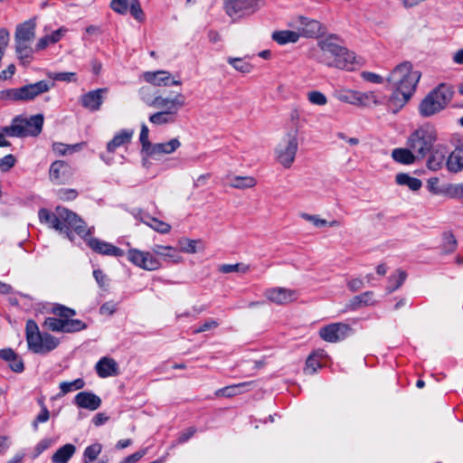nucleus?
Here are the masks:
<instances>
[{
    "label": "nucleus",
    "mask_w": 463,
    "mask_h": 463,
    "mask_svg": "<svg viewBox=\"0 0 463 463\" xmlns=\"http://www.w3.org/2000/svg\"><path fill=\"white\" fill-rule=\"evenodd\" d=\"M420 78V73L412 70L410 61L400 63L390 73L387 81L394 89L388 100V106L393 113H397L411 98Z\"/></svg>",
    "instance_id": "f257e3e1"
},
{
    "label": "nucleus",
    "mask_w": 463,
    "mask_h": 463,
    "mask_svg": "<svg viewBox=\"0 0 463 463\" xmlns=\"http://www.w3.org/2000/svg\"><path fill=\"white\" fill-rule=\"evenodd\" d=\"M454 96V89L446 83L439 84L430 91L419 104V113L429 118L442 111L450 103Z\"/></svg>",
    "instance_id": "f03ea898"
},
{
    "label": "nucleus",
    "mask_w": 463,
    "mask_h": 463,
    "mask_svg": "<svg viewBox=\"0 0 463 463\" xmlns=\"http://www.w3.org/2000/svg\"><path fill=\"white\" fill-rule=\"evenodd\" d=\"M438 134L431 124H424L414 129L406 139V146L411 147L420 160H423L431 151Z\"/></svg>",
    "instance_id": "7ed1b4c3"
},
{
    "label": "nucleus",
    "mask_w": 463,
    "mask_h": 463,
    "mask_svg": "<svg viewBox=\"0 0 463 463\" xmlns=\"http://www.w3.org/2000/svg\"><path fill=\"white\" fill-rule=\"evenodd\" d=\"M44 118L42 114L24 118L22 115L14 117L9 126L4 127L7 137H37L43 130Z\"/></svg>",
    "instance_id": "20e7f679"
},
{
    "label": "nucleus",
    "mask_w": 463,
    "mask_h": 463,
    "mask_svg": "<svg viewBox=\"0 0 463 463\" xmlns=\"http://www.w3.org/2000/svg\"><path fill=\"white\" fill-rule=\"evenodd\" d=\"M53 84L48 80H40L20 88L0 90V100L9 102H28L39 95L49 91Z\"/></svg>",
    "instance_id": "39448f33"
},
{
    "label": "nucleus",
    "mask_w": 463,
    "mask_h": 463,
    "mask_svg": "<svg viewBox=\"0 0 463 463\" xmlns=\"http://www.w3.org/2000/svg\"><path fill=\"white\" fill-rule=\"evenodd\" d=\"M58 218L61 225L62 232L66 237L72 241L73 232L80 238L90 236L94 233V227H88L87 223L74 212L63 207L58 206Z\"/></svg>",
    "instance_id": "423d86ee"
},
{
    "label": "nucleus",
    "mask_w": 463,
    "mask_h": 463,
    "mask_svg": "<svg viewBox=\"0 0 463 463\" xmlns=\"http://www.w3.org/2000/svg\"><path fill=\"white\" fill-rule=\"evenodd\" d=\"M185 105V97L182 93H177L173 99H165L159 107L162 109L149 117V121L157 126L171 124L175 121L178 111Z\"/></svg>",
    "instance_id": "0eeeda50"
},
{
    "label": "nucleus",
    "mask_w": 463,
    "mask_h": 463,
    "mask_svg": "<svg viewBox=\"0 0 463 463\" xmlns=\"http://www.w3.org/2000/svg\"><path fill=\"white\" fill-rule=\"evenodd\" d=\"M298 150V130L288 132L275 148L276 159L285 168H289L295 161Z\"/></svg>",
    "instance_id": "6e6552de"
},
{
    "label": "nucleus",
    "mask_w": 463,
    "mask_h": 463,
    "mask_svg": "<svg viewBox=\"0 0 463 463\" xmlns=\"http://www.w3.org/2000/svg\"><path fill=\"white\" fill-rule=\"evenodd\" d=\"M324 52L334 57V65L339 69L351 70L354 64V53L345 47L340 46L333 42H324L321 45Z\"/></svg>",
    "instance_id": "1a4fd4ad"
},
{
    "label": "nucleus",
    "mask_w": 463,
    "mask_h": 463,
    "mask_svg": "<svg viewBox=\"0 0 463 463\" xmlns=\"http://www.w3.org/2000/svg\"><path fill=\"white\" fill-rule=\"evenodd\" d=\"M127 257L130 263L146 270H156L161 266L159 260L149 251L131 248L128 250Z\"/></svg>",
    "instance_id": "9d476101"
},
{
    "label": "nucleus",
    "mask_w": 463,
    "mask_h": 463,
    "mask_svg": "<svg viewBox=\"0 0 463 463\" xmlns=\"http://www.w3.org/2000/svg\"><path fill=\"white\" fill-rule=\"evenodd\" d=\"M260 0H226L225 10L229 16L240 18L255 13L259 8Z\"/></svg>",
    "instance_id": "9b49d317"
},
{
    "label": "nucleus",
    "mask_w": 463,
    "mask_h": 463,
    "mask_svg": "<svg viewBox=\"0 0 463 463\" xmlns=\"http://www.w3.org/2000/svg\"><path fill=\"white\" fill-rule=\"evenodd\" d=\"M351 327L345 323H332L323 326L319 330L320 337L329 343H336L347 337Z\"/></svg>",
    "instance_id": "f8f14e48"
},
{
    "label": "nucleus",
    "mask_w": 463,
    "mask_h": 463,
    "mask_svg": "<svg viewBox=\"0 0 463 463\" xmlns=\"http://www.w3.org/2000/svg\"><path fill=\"white\" fill-rule=\"evenodd\" d=\"M88 247L91 249L95 253L104 255V256H112V257H123L125 255V251L113 245L112 243L107 242L105 241L99 240L98 238H94L90 236H86L82 238Z\"/></svg>",
    "instance_id": "ddd939ff"
},
{
    "label": "nucleus",
    "mask_w": 463,
    "mask_h": 463,
    "mask_svg": "<svg viewBox=\"0 0 463 463\" xmlns=\"http://www.w3.org/2000/svg\"><path fill=\"white\" fill-rule=\"evenodd\" d=\"M264 295L270 302L277 305H286L298 298L296 290L280 287L269 288Z\"/></svg>",
    "instance_id": "4468645a"
},
{
    "label": "nucleus",
    "mask_w": 463,
    "mask_h": 463,
    "mask_svg": "<svg viewBox=\"0 0 463 463\" xmlns=\"http://www.w3.org/2000/svg\"><path fill=\"white\" fill-rule=\"evenodd\" d=\"M71 175V168L65 161L57 160L50 166V179L57 184L67 183Z\"/></svg>",
    "instance_id": "2eb2a0df"
},
{
    "label": "nucleus",
    "mask_w": 463,
    "mask_h": 463,
    "mask_svg": "<svg viewBox=\"0 0 463 463\" xmlns=\"http://www.w3.org/2000/svg\"><path fill=\"white\" fill-rule=\"evenodd\" d=\"M60 344V340L49 333L40 334V338L36 339L32 346L31 351L35 354H47L54 350Z\"/></svg>",
    "instance_id": "dca6fc26"
},
{
    "label": "nucleus",
    "mask_w": 463,
    "mask_h": 463,
    "mask_svg": "<svg viewBox=\"0 0 463 463\" xmlns=\"http://www.w3.org/2000/svg\"><path fill=\"white\" fill-rule=\"evenodd\" d=\"M143 79L154 86H179L182 84L180 80H171V74L166 71H145Z\"/></svg>",
    "instance_id": "f3484780"
},
{
    "label": "nucleus",
    "mask_w": 463,
    "mask_h": 463,
    "mask_svg": "<svg viewBox=\"0 0 463 463\" xmlns=\"http://www.w3.org/2000/svg\"><path fill=\"white\" fill-rule=\"evenodd\" d=\"M300 32L304 37L317 38L326 33V27L317 20L300 17Z\"/></svg>",
    "instance_id": "a211bd4d"
},
{
    "label": "nucleus",
    "mask_w": 463,
    "mask_h": 463,
    "mask_svg": "<svg viewBox=\"0 0 463 463\" xmlns=\"http://www.w3.org/2000/svg\"><path fill=\"white\" fill-rule=\"evenodd\" d=\"M107 89H97L95 90H90L88 93L84 94L80 98V102L82 107L90 110L97 111L100 109V106L103 102L102 94L107 92Z\"/></svg>",
    "instance_id": "6ab92c4d"
},
{
    "label": "nucleus",
    "mask_w": 463,
    "mask_h": 463,
    "mask_svg": "<svg viewBox=\"0 0 463 463\" xmlns=\"http://www.w3.org/2000/svg\"><path fill=\"white\" fill-rule=\"evenodd\" d=\"M74 404L79 408L95 411L101 405V399L91 392H80L73 401Z\"/></svg>",
    "instance_id": "aec40b11"
},
{
    "label": "nucleus",
    "mask_w": 463,
    "mask_h": 463,
    "mask_svg": "<svg viewBox=\"0 0 463 463\" xmlns=\"http://www.w3.org/2000/svg\"><path fill=\"white\" fill-rule=\"evenodd\" d=\"M446 160L445 148L440 145L434 146L429 153L426 166L431 171H438L446 164Z\"/></svg>",
    "instance_id": "412c9836"
},
{
    "label": "nucleus",
    "mask_w": 463,
    "mask_h": 463,
    "mask_svg": "<svg viewBox=\"0 0 463 463\" xmlns=\"http://www.w3.org/2000/svg\"><path fill=\"white\" fill-rule=\"evenodd\" d=\"M35 19H29L16 26L14 40L33 43L35 37Z\"/></svg>",
    "instance_id": "4be33fe9"
},
{
    "label": "nucleus",
    "mask_w": 463,
    "mask_h": 463,
    "mask_svg": "<svg viewBox=\"0 0 463 463\" xmlns=\"http://www.w3.org/2000/svg\"><path fill=\"white\" fill-rule=\"evenodd\" d=\"M0 358L9 363L10 369L17 373H23L24 364L23 359L12 349L4 348L0 350Z\"/></svg>",
    "instance_id": "5701e85b"
},
{
    "label": "nucleus",
    "mask_w": 463,
    "mask_h": 463,
    "mask_svg": "<svg viewBox=\"0 0 463 463\" xmlns=\"http://www.w3.org/2000/svg\"><path fill=\"white\" fill-rule=\"evenodd\" d=\"M138 95L141 100L148 107H159L162 102L165 101L166 98L158 94V91H154L150 86H143L138 90Z\"/></svg>",
    "instance_id": "b1692460"
},
{
    "label": "nucleus",
    "mask_w": 463,
    "mask_h": 463,
    "mask_svg": "<svg viewBox=\"0 0 463 463\" xmlns=\"http://www.w3.org/2000/svg\"><path fill=\"white\" fill-rule=\"evenodd\" d=\"M97 374L101 378H106L118 373V365L113 358L102 357L96 364Z\"/></svg>",
    "instance_id": "393cba45"
},
{
    "label": "nucleus",
    "mask_w": 463,
    "mask_h": 463,
    "mask_svg": "<svg viewBox=\"0 0 463 463\" xmlns=\"http://www.w3.org/2000/svg\"><path fill=\"white\" fill-rule=\"evenodd\" d=\"M392 157L395 162L402 165H412L416 161H420L411 148L407 146L406 147L394 148L392 151Z\"/></svg>",
    "instance_id": "a878e982"
},
{
    "label": "nucleus",
    "mask_w": 463,
    "mask_h": 463,
    "mask_svg": "<svg viewBox=\"0 0 463 463\" xmlns=\"http://www.w3.org/2000/svg\"><path fill=\"white\" fill-rule=\"evenodd\" d=\"M38 217L42 223H45L50 228L54 229L59 232H62V228L58 218V206L55 208L54 212H51L45 208L40 209L38 212Z\"/></svg>",
    "instance_id": "bb28decb"
},
{
    "label": "nucleus",
    "mask_w": 463,
    "mask_h": 463,
    "mask_svg": "<svg viewBox=\"0 0 463 463\" xmlns=\"http://www.w3.org/2000/svg\"><path fill=\"white\" fill-rule=\"evenodd\" d=\"M133 130L122 129L117 133L114 137L107 144L108 153H114L116 149L123 145L128 144L131 141Z\"/></svg>",
    "instance_id": "cd10ccee"
},
{
    "label": "nucleus",
    "mask_w": 463,
    "mask_h": 463,
    "mask_svg": "<svg viewBox=\"0 0 463 463\" xmlns=\"http://www.w3.org/2000/svg\"><path fill=\"white\" fill-rule=\"evenodd\" d=\"M181 146L177 138H173L165 143L154 144L151 150L148 152V156H155L162 154H171L175 152Z\"/></svg>",
    "instance_id": "c85d7f7f"
},
{
    "label": "nucleus",
    "mask_w": 463,
    "mask_h": 463,
    "mask_svg": "<svg viewBox=\"0 0 463 463\" xmlns=\"http://www.w3.org/2000/svg\"><path fill=\"white\" fill-rule=\"evenodd\" d=\"M446 166L450 173H459L463 170V154L456 146L455 149L449 155L446 160Z\"/></svg>",
    "instance_id": "c756f323"
},
{
    "label": "nucleus",
    "mask_w": 463,
    "mask_h": 463,
    "mask_svg": "<svg viewBox=\"0 0 463 463\" xmlns=\"http://www.w3.org/2000/svg\"><path fill=\"white\" fill-rule=\"evenodd\" d=\"M76 447L73 444L68 443L61 447L52 456L53 463H68L71 458L74 455Z\"/></svg>",
    "instance_id": "7c9ffc66"
},
{
    "label": "nucleus",
    "mask_w": 463,
    "mask_h": 463,
    "mask_svg": "<svg viewBox=\"0 0 463 463\" xmlns=\"http://www.w3.org/2000/svg\"><path fill=\"white\" fill-rule=\"evenodd\" d=\"M373 292L366 291L351 298L348 304V307L352 310H356L362 307L373 305Z\"/></svg>",
    "instance_id": "2f4dec72"
},
{
    "label": "nucleus",
    "mask_w": 463,
    "mask_h": 463,
    "mask_svg": "<svg viewBox=\"0 0 463 463\" xmlns=\"http://www.w3.org/2000/svg\"><path fill=\"white\" fill-rule=\"evenodd\" d=\"M300 34L294 31H275L272 33V40L279 44H286L289 43H297L299 39Z\"/></svg>",
    "instance_id": "473e14b6"
},
{
    "label": "nucleus",
    "mask_w": 463,
    "mask_h": 463,
    "mask_svg": "<svg viewBox=\"0 0 463 463\" xmlns=\"http://www.w3.org/2000/svg\"><path fill=\"white\" fill-rule=\"evenodd\" d=\"M251 384V383H241L238 384H233L230 386H226L224 388L219 389L216 391V396H224V397H233L238 394L245 392L246 387Z\"/></svg>",
    "instance_id": "72a5a7b5"
},
{
    "label": "nucleus",
    "mask_w": 463,
    "mask_h": 463,
    "mask_svg": "<svg viewBox=\"0 0 463 463\" xmlns=\"http://www.w3.org/2000/svg\"><path fill=\"white\" fill-rule=\"evenodd\" d=\"M395 181L399 185H406L412 191L420 189L422 183L420 179L412 177L405 173H400L396 175Z\"/></svg>",
    "instance_id": "f704fd0d"
},
{
    "label": "nucleus",
    "mask_w": 463,
    "mask_h": 463,
    "mask_svg": "<svg viewBox=\"0 0 463 463\" xmlns=\"http://www.w3.org/2000/svg\"><path fill=\"white\" fill-rule=\"evenodd\" d=\"M142 222L147 224L155 231L163 234L168 233L171 230V226L168 223L160 221L156 218L151 217L150 215L147 214L145 215V217L142 219Z\"/></svg>",
    "instance_id": "c9c22d12"
},
{
    "label": "nucleus",
    "mask_w": 463,
    "mask_h": 463,
    "mask_svg": "<svg viewBox=\"0 0 463 463\" xmlns=\"http://www.w3.org/2000/svg\"><path fill=\"white\" fill-rule=\"evenodd\" d=\"M323 351H317L308 355L306 361L305 373L307 374H314L317 369L321 367L320 358L322 357Z\"/></svg>",
    "instance_id": "e433bc0d"
},
{
    "label": "nucleus",
    "mask_w": 463,
    "mask_h": 463,
    "mask_svg": "<svg viewBox=\"0 0 463 463\" xmlns=\"http://www.w3.org/2000/svg\"><path fill=\"white\" fill-rule=\"evenodd\" d=\"M101 450L102 445L99 442H95L88 446L83 452V463H94V461L98 458L99 455L101 453Z\"/></svg>",
    "instance_id": "4c0bfd02"
},
{
    "label": "nucleus",
    "mask_w": 463,
    "mask_h": 463,
    "mask_svg": "<svg viewBox=\"0 0 463 463\" xmlns=\"http://www.w3.org/2000/svg\"><path fill=\"white\" fill-rule=\"evenodd\" d=\"M63 323L64 326L62 333L73 334L85 330L87 328V324L80 319H64Z\"/></svg>",
    "instance_id": "58836bf2"
},
{
    "label": "nucleus",
    "mask_w": 463,
    "mask_h": 463,
    "mask_svg": "<svg viewBox=\"0 0 463 463\" xmlns=\"http://www.w3.org/2000/svg\"><path fill=\"white\" fill-rule=\"evenodd\" d=\"M407 274L405 271L398 269L397 274L390 276L388 279L387 292L392 293L398 289L405 281Z\"/></svg>",
    "instance_id": "ea45409f"
},
{
    "label": "nucleus",
    "mask_w": 463,
    "mask_h": 463,
    "mask_svg": "<svg viewBox=\"0 0 463 463\" xmlns=\"http://www.w3.org/2000/svg\"><path fill=\"white\" fill-rule=\"evenodd\" d=\"M441 194L449 198L462 199L463 183L461 184H448L441 187Z\"/></svg>",
    "instance_id": "a19ab883"
},
{
    "label": "nucleus",
    "mask_w": 463,
    "mask_h": 463,
    "mask_svg": "<svg viewBox=\"0 0 463 463\" xmlns=\"http://www.w3.org/2000/svg\"><path fill=\"white\" fill-rule=\"evenodd\" d=\"M25 333H26V341H27V344H28V347L32 346L33 342L36 339L40 338V334H42L39 331V327H38L36 322L33 321V319H29L26 322Z\"/></svg>",
    "instance_id": "79ce46f5"
},
{
    "label": "nucleus",
    "mask_w": 463,
    "mask_h": 463,
    "mask_svg": "<svg viewBox=\"0 0 463 463\" xmlns=\"http://www.w3.org/2000/svg\"><path fill=\"white\" fill-rule=\"evenodd\" d=\"M85 382L81 378H78L72 382H61L60 383V393L59 396H64L65 394L72 392L80 390L84 387Z\"/></svg>",
    "instance_id": "37998d69"
},
{
    "label": "nucleus",
    "mask_w": 463,
    "mask_h": 463,
    "mask_svg": "<svg viewBox=\"0 0 463 463\" xmlns=\"http://www.w3.org/2000/svg\"><path fill=\"white\" fill-rule=\"evenodd\" d=\"M256 184L257 182L252 176H234L231 181V186L237 189L251 188Z\"/></svg>",
    "instance_id": "c03bdc74"
},
{
    "label": "nucleus",
    "mask_w": 463,
    "mask_h": 463,
    "mask_svg": "<svg viewBox=\"0 0 463 463\" xmlns=\"http://www.w3.org/2000/svg\"><path fill=\"white\" fill-rule=\"evenodd\" d=\"M458 246V241L451 232H445L442 235L441 250L444 253L453 252Z\"/></svg>",
    "instance_id": "a18cd8bd"
},
{
    "label": "nucleus",
    "mask_w": 463,
    "mask_h": 463,
    "mask_svg": "<svg viewBox=\"0 0 463 463\" xmlns=\"http://www.w3.org/2000/svg\"><path fill=\"white\" fill-rule=\"evenodd\" d=\"M358 102L357 105L364 107H370L372 105H378L380 102L378 98L373 91L360 92L358 91Z\"/></svg>",
    "instance_id": "49530a36"
},
{
    "label": "nucleus",
    "mask_w": 463,
    "mask_h": 463,
    "mask_svg": "<svg viewBox=\"0 0 463 463\" xmlns=\"http://www.w3.org/2000/svg\"><path fill=\"white\" fill-rule=\"evenodd\" d=\"M128 10L135 20H137L139 23L145 22L146 14L141 7L139 0H130Z\"/></svg>",
    "instance_id": "de8ad7c7"
},
{
    "label": "nucleus",
    "mask_w": 463,
    "mask_h": 463,
    "mask_svg": "<svg viewBox=\"0 0 463 463\" xmlns=\"http://www.w3.org/2000/svg\"><path fill=\"white\" fill-rule=\"evenodd\" d=\"M228 63L231 64L236 71L241 73H250L253 66L250 62L244 61L241 58L229 57L227 60Z\"/></svg>",
    "instance_id": "09e8293b"
},
{
    "label": "nucleus",
    "mask_w": 463,
    "mask_h": 463,
    "mask_svg": "<svg viewBox=\"0 0 463 463\" xmlns=\"http://www.w3.org/2000/svg\"><path fill=\"white\" fill-rule=\"evenodd\" d=\"M218 269L224 274L232 272L247 273L250 270V266L243 263L222 264Z\"/></svg>",
    "instance_id": "8fccbe9b"
},
{
    "label": "nucleus",
    "mask_w": 463,
    "mask_h": 463,
    "mask_svg": "<svg viewBox=\"0 0 463 463\" xmlns=\"http://www.w3.org/2000/svg\"><path fill=\"white\" fill-rule=\"evenodd\" d=\"M52 313L61 319H70L76 315V311L61 304H56L52 308Z\"/></svg>",
    "instance_id": "3c124183"
},
{
    "label": "nucleus",
    "mask_w": 463,
    "mask_h": 463,
    "mask_svg": "<svg viewBox=\"0 0 463 463\" xmlns=\"http://www.w3.org/2000/svg\"><path fill=\"white\" fill-rule=\"evenodd\" d=\"M63 320L64 319H61L59 317H49L45 318L43 326L52 332L62 333L64 326Z\"/></svg>",
    "instance_id": "603ef678"
},
{
    "label": "nucleus",
    "mask_w": 463,
    "mask_h": 463,
    "mask_svg": "<svg viewBox=\"0 0 463 463\" xmlns=\"http://www.w3.org/2000/svg\"><path fill=\"white\" fill-rule=\"evenodd\" d=\"M34 51L35 49L33 50V47H26L15 50V53L21 63L23 65H26L31 63V61L33 60Z\"/></svg>",
    "instance_id": "864d4df0"
},
{
    "label": "nucleus",
    "mask_w": 463,
    "mask_h": 463,
    "mask_svg": "<svg viewBox=\"0 0 463 463\" xmlns=\"http://www.w3.org/2000/svg\"><path fill=\"white\" fill-rule=\"evenodd\" d=\"M149 129L146 125L142 124L139 140L142 145V151L145 152L148 156V152L151 150L154 144H151L148 139Z\"/></svg>",
    "instance_id": "5fc2aeb1"
},
{
    "label": "nucleus",
    "mask_w": 463,
    "mask_h": 463,
    "mask_svg": "<svg viewBox=\"0 0 463 463\" xmlns=\"http://www.w3.org/2000/svg\"><path fill=\"white\" fill-rule=\"evenodd\" d=\"M130 0H111L109 7L117 14L124 15L128 11Z\"/></svg>",
    "instance_id": "6e6d98bb"
},
{
    "label": "nucleus",
    "mask_w": 463,
    "mask_h": 463,
    "mask_svg": "<svg viewBox=\"0 0 463 463\" xmlns=\"http://www.w3.org/2000/svg\"><path fill=\"white\" fill-rule=\"evenodd\" d=\"M358 91L355 90H345L338 94V99L349 104L357 105L358 102Z\"/></svg>",
    "instance_id": "4d7b16f0"
},
{
    "label": "nucleus",
    "mask_w": 463,
    "mask_h": 463,
    "mask_svg": "<svg viewBox=\"0 0 463 463\" xmlns=\"http://www.w3.org/2000/svg\"><path fill=\"white\" fill-rule=\"evenodd\" d=\"M50 418V411L45 404H42V409L40 413L35 417L33 421V428L34 430H38L39 423L46 422Z\"/></svg>",
    "instance_id": "13d9d810"
},
{
    "label": "nucleus",
    "mask_w": 463,
    "mask_h": 463,
    "mask_svg": "<svg viewBox=\"0 0 463 463\" xmlns=\"http://www.w3.org/2000/svg\"><path fill=\"white\" fill-rule=\"evenodd\" d=\"M16 164V158L14 155L9 154L0 159V170L4 173L10 171Z\"/></svg>",
    "instance_id": "bf43d9fd"
},
{
    "label": "nucleus",
    "mask_w": 463,
    "mask_h": 463,
    "mask_svg": "<svg viewBox=\"0 0 463 463\" xmlns=\"http://www.w3.org/2000/svg\"><path fill=\"white\" fill-rule=\"evenodd\" d=\"M80 144H76L73 146L64 145L62 143H54L52 146V149L58 155H66L67 153H72L80 147Z\"/></svg>",
    "instance_id": "052dcab7"
},
{
    "label": "nucleus",
    "mask_w": 463,
    "mask_h": 463,
    "mask_svg": "<svg viewBox=\"0 0 463 463\" xmlns=\"http://www.w3.org/2000/svg\"><path fill=\"white\" fill-rule=\"evenodd\" d=\"M50 77L57 81L75 82L77 80L75 72H55L52 73Z\"/></svg>",
    "instance_id": "680f3d73"
},
{
    "label": "nucleus",
    "mask_w": 463,
    "mask_h": 463,
    "mask_svg": "<svg viewBox=\"0 0 463 463\" xmlns=\"http://www.w3.org/2000/svg\"><path fill=\"white\" fill-rule=\"evenodd\" d=\"M200 242V241L190 240V239H183L179 241L181 250L186 253H195L196 252V245Z\"/></svg>",
    "instance_id": "e2e57ef3"
},
{
    "label": "nucleus",
    "mask_w": 463,
    "mask_h": 463,
    "mask_svg": "<svg viewBox=\"0 0 463 463\" xmlns=\"http://www.w3.org/2000/svg\"><path fill=\"white\" fill-rule=\"evenodd\" d=\"M308 100L315 105L323 106L327 102L326 97L320 91L313 90L307 94Z\"/></svg>",
    "instance_id": "0e129e2a"
},
{
    "label": "nucleus",
    "mask_w": 463,
    "mask_h": 463,
    "mask_svg": "<svg viewBox=\"0 0 463 463\" xmlns=\"http://www.w3.org/2000/svg\"><path fill=\"white\" fill-rule=\"evenodd\" d=\"M52 444V439H48V438H45V439H41L35 446L34 448V455H33V458H37L38 456H40L43 451H45L46 449H48Z\"/></svg>",
    "instance_id": "69168bd1"
},
{
    "label": "nucleus",
    "mask_w": 463,
    "mask_h": 463,
    "mask_svg": "<svg viewBox=\"0 0 463 463\" xmlns=\"http://www.w3.org/2000/svg\"><path fill=\"white\" fill-rule=\"evenodd\" d=\"M196 431L197 429L192 426L179 432L177 437V443L183 444L188 441L196 433Z\"/></svg>",
    "instance_id": "338daca9"
},
{
    "label": "nucleus",
    "mask_w": 463,
    "mask_h": 463,
    "mask_svg": "<svg viewBox=\"0 0 463 463\" xmlns=\"http://www.w3.org/2000/svg\"><path fill=\"white\" fill-rule=\"evenodd\" d=\"M58 196L63 201H71L78 196V192L74 189L61 188L58 191Z\"/></svg>",
    "instance_id": "774afa93"
}]
</instances>
